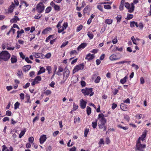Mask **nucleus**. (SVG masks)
I'll use <instances>...</instances> for the list:
<instances>
[{"mask_svg":"<svg viewBox=\"0 0 151 151\" xmlns=\"http://www.w3.org/2000/svg\"><path fill=\"white\" fill-rule=\"evenodd\" d=\"M10 57V55L7 51H2L0 53V60H3L4 61L8 60Z\"/></svg>","mask_w":151,"mask_h":151,"instance_id":"nucleus-1","label":"nucleus"},{"mask_svg":"<svg viewBox=\"0 0 151 151\" xmlns=\"http://www.w3.org/2000/svg\"><path fill=\"white\" fill-rule=\"evenodd\" d=\"M145 145H142L141 143L140 137H139L137 141L135 149L136 150H139V151H144L143 149L145 147Z\"/></svg>","mask_w":151,"mask_h":151,"instance_id":"nucleus-2","label":"nucleus"},{"mask_svg":"<svg viewBox=\"0 0 151 151\" xmlns=\"http://www.w3.org/2000/svg\"><path fill=\"white\" fill-rule=\"evenodd\" d=\"M81 92L85 96L90 95V96H91L94 94V92H93V88H88L86 87L83 89L81 90Z\"/></svg>","mask_w":151,"mask_h":151,"instance_id":"nucleus-3","label":"nucleus"},{"mask_svg":"<svg viewBox=\"0 0 151 151\" xmlns=\"http://www.w3.org/2000/svg\"><path fill=\"white\" fill-rule=\"evenodd\" d=\"M124 6L125 7L128 9V12H129L132 13L134 11V6L133 3H132L130 5L128 2H126L124 3Z\"/></svg>","mask_w":151,"mask_h":151,"instance_id":"nucleus-4","label":"nucleus"},{"mask_svg":"<svg viewBox=\"0 0 151 151\" xmlns=\"http://www.w3.org/2000/svg\"><path fill=\"white\" fill-rule=\"evenodd\" d=\"M45 7L43 3L42 2H40L37 6L36 10L38 12L41 13L43 12Z\"/></svg>","mask_w":151,"mask_h":151,"instance_id":"nucleus-5","label":"nucleus"},{"mask_svg":"<svg viewBox=\"0 0 151 151\" xmlns=\"http://www.w3.org/2000/svg\"><path fill=\"white\" fill-rule=\"evenodd\" d=\"M84 65L83 64H81L75 66L73 70V74L78 71L79 70H81L83 69Z\"/></svg>","mask_w":151,"mask_h":151,"instance_id":"nucleus-6","label":"nucleus"},{"mask_svg":"<svg viewBox=\"0 0 151 151\" xmlns=\"http://www.w3.org/2000/svg\"><path fill=\"white\" fill-rule=\"evenodd\" d=\"M98 119L99 121V122L104 124L106 122V120L104 118V116L102 113L99 114L98 115Z\"/></svg>","mask_w":151,"mask_h":151,"instance_id":"nucleus-7","label":"nucleus"},{"mask_svg":"<svg viewBox=\"0 0 151 151\" xmlns=\"http://www.w3.org/2000/svg\"><path fill=\"white\" fill-rule=\"evenodd\" d=\"M41 80V77L40 76H37L33 80L31 83L32 85L33 86L36 84L39 83Z\"/></svg>","mask_w":151,"mask_h":151,"instance_id":"nucleus-8","label":"nucleus"},{"mask_svg":"<svg viewBox=\"0 0 151 151\" xmlns=\"http://www.w3.org/2000/svg\"><path fill=\"white\" fill-rule=\"evenodd\" d=\"M70 72L68 69L66 70L63 73V79L65 81L68 77Z\"/></svg>","mask_w":151,"mask_h":151,"instance_id":"nucleus-9","label":"nucleus"},{"mask_svg":"<svg viewBox=\"0 0 151 151\" xmlns=\"http://www.w3.org/2000/svg\"><path fill=\"white\" fill-rule=\"evenodd\" d=\"M47 138L46 135L42 134L41 135L39 139L40 143L41 144L43 143L45 141Z\"/></svg>","mask_w":151,"mask_h":151,"instance_id":"nucleus-10","label":"nucleus"},{"mask_svg":"<svg viewBox=\"0 0 151 151\" xmlns=\"http://www.w3.org/2000/svg\"><path fill=\"white\" fill-rule=\"evenodd\" d=\"M95 56L93 54H91L90 53H88L86 56L85 59L87 60L88 61H90L94 59Z\"/></svg>","mask_w":151,"mask_h":151,"instance_id":"nucleus-11","label":"nucleus"},{"mask_svg":"<svg viewBox=\"0 0 151 151\" xmlns=\"http://www.w3.org/2000/svg\"><path fill=\"white\" fill-rule=\"evenodd\" d=\"M50 5L52 7H53L56 11H59L60 9V6L57 5H56L53 1H52L50 3Z\"/></svg>","mask_w":151,"mask_h":151,"instance_id":"nucleus-12","label":"nucleus"},{"mask_svg":"<svg viewBox=\"0 0 151 151\" xmlns=\"http://www.w3.org/2000/svg\"><path fill=\"white\" fill-rule=\"evenodd\" d=\"M86 102L81 99L80 101V106L82 109H84L85 108L86 105Z\"/></svg>","mask_w":151,"mask_h":151,"instance_id":"nucleus-13","label":"nucleus"},{"mask_svg":"<svg viewBox=\"0 0 151 151\" xmlns=\"http://www.w3.org/2000/svg\"><path fill=\"white\" fill-rule=\"evenodd\" d=\"M12 43L11 42L7 43L6 44V49L7 50H13L15 48L14 47H11Z\"/></svg>","mask_w":151,"mask_h":151,"instance_id":"nucleus-14","label":"nucleus"},{"mask_svg":"<svg viewBox=\"0 0 151 151\" xmlns=\"http://www.w3.org/2000/svg\"><path fill=\"white\" fill-rule=\"evenodd\" d=\"M20 20L19 19L17 16H15L14 17L10 20L11 23H16L17 21Z\"/></svg>","mask_w":151,"mask_h":151,"instance_id":"nucleus-15","label":"nucleus"},{"mask_svg":"<svg viewBox=\"0 0 151 151\" xmlns=\"http://www.w3.org/2000/svg\"><path fill=\"white\" fill-rule=\"evenodd\" d=\"M147 131L146 130H145L143 132L142 134L140 137V139L142 141H143L145 139V138L146 137V134Z\"/></svg>","mask_w":151,"mask_h":151,"instance_id":"nucleus-16","label":"nucleus"},{"mask_svg":"<svg viewBox=\"0 0 151 151\" xmlns=\"http://www.w3.org/2000/svg\"><path fill=\"white\" fill-rule=\"evenodd\" d=\"M87 43L83 42L80 45L77 47V49L79 50L81 49H83L87 46Z\"/></svg>","mask_w":151,"mask_h":151,"instance_id":"nucleus-17","label":"nucleus"},{"mask_svg":"<svg viewBox=\"0 0 151 151\" xmlns=\"http://www.w3.org/2000/svg\"><path fill=\"white\" fill-rule=\"evenodd\" d=\"M120 108L123 111H126L127 109V105L124 103H122L120 105Z\"/></svg>","mask_w":151,"mask_h":151,"instance_id":"nucleus-18","label":"nucleus"},{"mask_svg":"<svg viewBox=\"0 0 151 151\" xmlns=\"http://www.w3.org/2000/svg\"><path fill=\"white\" fill-rule=\"evenodd\" d=\"M11 61L12 63H16L17 61L16 56L14 55H12L11 58Z\"/></svg>","mask_w":151,"mask_h":151,"instance_id":"nucleus-19","label":"nucleus"},{"mask_svg":"<svg viewBox=\"0 0 151 151\" xmlns=\"http://www.w3.org/2000/svg\"><path fill=\"white\" fill-rule=\"evenodd\" d=\"M31 66L30 65H27L23 67V70L24 72L28 71L31 68Z\"/></svg>","mask_w":151,"mask_h":151,"instance_id":"nucleus-20","label":"nucleus"},{"mask_svg":"<svg viewBox=\"0 0 151 151\" xmlns=\"http://www.w3.org/2000/svg\"><path fill=\"white\" fill-rule=\"evenodd\" d=\"M17 38H19L21 36L22 34V33H24V31L23 29H22L20 31H17Z\"/></svg>","mask_w":151,"mask_h":151,"instance_id":"nucleus-21","label":"nucleus"},{"mask_svg":"<svg viewBox=\"0 0 151 151\" xmlns=\"http://www.w3.org/2000/svg\"><path fill=\"white\" fill-rule=\"evenodd\" d=\"M110 59L112 61L117 60L118 58H117V56L115 54H113L109 57Z\"/></svg>","mask_w":151,"mask_h":151,"instance_id":"nucleus-22","label":"nucleus"},{"mask_svg":"<svg viewBox=\"0 0 151 151\" xmlns=\"http://www.w3.org/2000/svg\"><path fill=\"white\" fill-rule=\"evenodd\" d=\"M45 71V69L43 67H42L40 68V70L38 72L37 75H40L42 73H44Z\"/></svg>","mask_w":151,"mask_h":151,"instance_id":"nucleus-23","label":"nucleus"},{"mask_svg":"<svg viewBox=\"0 0 151 151\" xmlns=\"http://www.w3.org/2000/svg\"><path fill=\"white\" fill-rule=\"evenodd\" d=\"M14 8V4H12L9 6L8 9L9 12L12 13L13 11V10Z\"/></svg>","mask_w":151,"mask_h":151,"instance_id":"nucleus-24","label":"nucleus"},{"mask_svg":"<svg viewBox=\"0 0 151 151\" xmlns=\"http://www.w3.org/2000/svg\"><path fill=\"white\" fill-rule=\"evenodd\" d=\"M17 75L20 78H22L23 76V73L22 70H18L17 72Z\"/></svg>","mask_w":151,"mask_h":151,"instance_id":"nucleus-25","label":"nucleus"},{"mask_svg":"<svg viewBox=\"0 0 151 151\" xmlns=\"http://www.w3.org/2000/svg\"><path fill=\"white\" fill-rule=\"evenodd\" d=\"M33 56L36 58H40L41 55V54L40 53L34 52L33 53Z\"/></svg>","mask_w":151,"mask_h":151,"instance_id":"nucleus-26","label":"nucleus"},{"mask_svg":"<svg viewBox=\"0 0 151 151\" xmlns=\"http://www.w3.org/2000/svg\"><path fill=\"white\" fill-rule=\"evenodd\" d=\"M128 77H127V76H125L123 78L121 79L120 80V82L122 84H124V83L126 82L127 80L128 79Z\"/></svg>","mask_w":151,"mask_h":151,"instance_id":"nucleus-27","label":"nucleus"},{"mask_svg":"<svg viewBox=\"0 0 151 151\" xmlns=\"http://www.w3.org/2000/svg\"><path fill=\"white\" fill-rule=\"evenodd\" d=\"M87 35L90 39H92L93 38V35L91 32H88Z\"/></svg>","mask_w":151,"mask_h":151,"instance_id":"nucleus-28","label":"nucleus"},{"mask_svg":"<svg viewBox=\"0 0 151 151\" xmlns=\"http://www.w3.org/2000/svg\"><path fill=\"white\" fill-rule=\"evenodd\" d=\"M91 108L89 106H87L86 108V112L87 115L89 116L91 113Z\"/></svg>","mask_w":151,"mask_h":151,"instance_id":"nucleus-29","label":"nucleus"},{"mask_svg":"<svg viewBox=\"0 0 151 151\" xmlns=\"http://www.w3.org/2000/svg\"><path fill=\"white\" fill-rule=\"evenodd\" d=\"M51 29V28L50 27L47 28L42 31V33L44 34H47L48 31L50 30Z\"/></svg>","mask_w":151,"mask_h":151,"instance_id":"nucleus-30","label":"nucleus"},{"mask_svg":"<svg viewBox=\"0 0 151 151\" xmlns=\"http://www.w3.org/2000/svg\"><path fill=\"white\" fill-rule=\"evenodd\" d=\"M116 19L117 20V22L118 23H119L122 19V16L120 15H118L117 16L116 18Z\"/></svg>","mask_w":151,"mask_h":151,"instance_id":"nucleus-31","label":"nucleus"},{"mask_svg":"<svg viewBox=\"0 0 151 151\" xmlns=\"http://www.w3.org/2000/svg\"><path fill=\"white\" fill-rule=\"evenodd\" d=\"M97 120L96 119L95 120V121L93 122L92 123V126L93 128L95 129L96 128L97 125Z\"/></svg>","mask_w":151,"mask_h":151,"instance_id":"nucleus-32","label":"nucleus"},{"mask_svg":"<svg viewBox=\"0 0 151 151\" xmlns=\"http://www.w3.org/2000/svg\"><path fill=\"white\" fill-rule=\"evenodd\" d=\"M113 20L111 19H106L105 21V23L108 24H111Z\"/></svg>","mask_w":151,"mask_h":151,"instance_id":"nucleus-33","label":"nucleus"},{"mask_svg":"<svg viewBox=\"0 0 151 151\" xmlns=\"http://www.w3.org/2000/svg\"><path fill=\"white\" fill-rule=\"evenodd\" d=\"M15 29L12 27L10 29V30L7 33V35H9V34L11 32H12L13 34L14 35L15 33Z\"/></svg>","mask_w":151,"mask_h":151,"instance_id":"nucleus-34","label":"nucleus"},{"mask_svg":"<svg viewBox=\"0 0 151 151\" xmlns=\"http://www.w3.org/2000/svg\"><path fill=\"white\" fill-rule=\"evenodd\" d=\"M26 130L25 129L24 130L22 131L20 134H19V137L21 138L25 134L26 132Z\"/></svg>","mask_w":151,"mask_h":151,"instance_id":"nucleus-35","label":"nucleus"},{"mask_svg":"<svg viewBox=\"0 0 151 151\" xmlns=\"http://www.w3.org/2000/svg\"><path fill=\"white\" fill-rule=\"evenodd\" d=\"M133 17V15L129 14H128L127 15V17L125 18V19L127 20H129Z\"/></svg>","mask_w":151,"mask_h":151,"instance_id":"nucleus-36","label":"nucleus"},{"mask_svg":"<svg viewBox=\"0 0 151 151\" xmlns=\"http://www.w3.org/2000/svg\"><path fill=\"white\" fill-rule=\"evenodd\" d=\"M130 62H131L130 61L124 60V61H122L118 62L116 63V64H124L125 63H128V64H130Z\"/></svg>","mask_w":151,"mask_h":151,"instance_id":"nucleus-37","label":"nucleus"},{"mask_svg":"<svg viewBox=\"0 0 151 151\" xmlns=\"http://www.w3.org/2000/svg\"><path fill=\"white\" fill-rule=\"evenodd\" d=\"M117 127L118 128L123 129L124 130H126L128 129V128L127 127H122L121 124L118 125Z\"/></svg>","mask_w":151,"mask_h":151,"instance_id":"nucleus-38","label":"nucleus"},{"mask_svg":"<svg viewBox=\"0 0 151 151\" xmlns=\"http://www.w3.org/2000/svg\"><path fill=\"white\" fill-rule=\"evenodd\" d=\"M46 70L47 71L48 73L50 74L51 73L52 68L50 66H48L46 67Z\"/></svg>","mask_w":151,"mask_h":151,"instance_id":"nucleus-39","label":"nucleus"},{"mask_svg":"<svg viewBox=\"0 0 151 151\" xmlns=\"http://www.w3.org/2000/svg\"><path fill=\"white\" fill-rule=\"evenodd\" d=\"M65 29H64L63 26H61L58 28V32L59 33H61Z\"/></svg>","mask_w":151,"mask_h":151,"instance_id":"nucleus-40","label":"nucleus"},{"mask_svg":"<svg viewBox=\"0 0 151 151\" xmlns=\"http://www.w3.org/2000/svg\"><path fill=\"white\" fill-rule=\"evenodd\" d=\"M105 124L104 123H101L99 122L98 126L99 128L101 129H102L105 126Z\"/></svg>","mask_w":151,"mask_h":151,"instance_id":"nucleus-41","label":"nucleus"},{"mask_svg":"<svg viewBox=\"0 0 151 151\" xmlns=\"http://www.w3.org/2000/svg\"><path fill=\"white\" fill-rule=\"evenodd\" d=\"M26 99L27 101V102L31 103V102L29 101L30 99V97L29 94H27L26 96Z\"/></svg>","mask_w":151,"mask_h":151,"instance_id":"nucleus-42","label":"nucleus"},{"mask_svg":"<svg viewBox=\"0 0 151 151\" xmlns=\"http://www.w3.org/2000/svg\"><path fill=\"white\" fill-rule=\"evenodd\" d=\"M101 77L99 76H98L97 77V78L95 80L94 82L96 83H98L101 80Z\"/></svg>","mask_w":151,"mask_h":151,"instance_id":"nucleus-43","label":"nucleus"},{"mask_svg":"<svg viewBox=\"0 0 151 151\" xmlns=\"http://www.w3.org/2000/svg\"><path fill=\"white\" fill-rule=\"evenodd\" d=\"M54 36L53 35H51L49 36L48 37H47L45 40V41L46 42H48L49 41V40L51 39V38H52Z\"/></svg>","mask_w":151,"mask_h":151,"instance_id":"nucleus-44","label":"nucleus"},{"mask_svg":"<svg viewBox=\"0 0 151 151\" xmlns=\"http://www.w3.org/2000/svg\"><path fill=\"white\" fill-rule=\"evenodd\" d=\"M82 28L83 26L82 25H80L77 27L76 31L77 32L80 31L82 29Z\"/></svg>","mask_w":151,"mask_h":151,"instance_id":"nucleus-45","label":"nucleus"},{"mask_svg":"<svg viewBox=\"0 0 151 151\" xmlns=\"http://www.w3.org/2000/svg\"><path fill=\"white\" fill-rule=\"evenodd\" d=\"M112 42L114 44H115L116 43L118 42L117 37H115L114 38V39L112 40Z\"/></svg>","mask_w":151,"mask_h":151,"instance_id":"nucleus-46","label":"nucleus"},{"mask_svg":"<svg viewBox=\"0 0 151 151\" xmlns=\"http://www.w3.org/2000/svg\"><path fill=\"white\" fill-rule=\"evenodd\" d=\"M51 10V8L50 7H47L45 11V12L46 13H49L50 12Z\"/></svg>","mask_w":151,"mask_h":151,"instance_id":"nucleus-47","label":"nucleus"},{"mask_svg":"<svg viewBox=\"0 0 151 151\" xmlns=\"http://www.w3.org/2000/svg\"><path fill=\"white\" fill-rule=\"evenodd\" d=\"M20 104L18 102H17L14 104V109H15L19 108V105Z\"/></svg>","mask_w":151,"mask_h":151,"instance_id":"nucleus-48","label":"nucleus"},{"mask_svg":"<svg viewBox=\"0 0 151 151\" xmlns=\"http://www.w3.org/2000/svg\"><path fill=\"white\" fill-rule=\"evenodd\" d=\"M80 119L79 117H78V118H75L74 119V122L75 123H76L77 122L79 123Z\"/></svg>","mask_w":151,"mask_h":151,"instance_id":"nucleus-49","label":"nucleus"},{"mask_svg":"<svg viewBox=\"0 0 151 151\" xmlns=\"http://www.w3.org/2000/svg\"><path fill=\"white\" fill-rule=\"evenodd\" d=\"M45 93L46 96H48L51 93V91L50 90H47L45 92Z\"/></svg>","mask_w":151,"mask_h":151,"instance_id":"nucleus-50","label":"nucleus"},{"mask_svg":"<svg viewBox=\"0 0 151 151\" xmlns=\"http://www.w3.org/2000/svg\"><path fill=\"white\" fill-rule=\"evenodd\" d=\"M97 8L99 9L100 11L103 12V9L102 6L101 5H98L97 7Z\"/></svg>","mask_w":151,"mask_h":151,"instance_id":"nucleus-51","label":"nucleus"},{"mask_svg":"<svg viewBox=\"0 0 151 151\" xmlns=\"http://www.w3.org/2000/svg\"><path fill=\"white\" fill-rule=\"evenodd\" d=\"M68 43V41H66L63 42L60 46L61 48H63L65 47Z\"/></svg>","mask_w":151,"mask_h":151,"instance_id":"nucleus-52","label":"nucleus"},{"mask_svg":"<svg viewBox=\"0 0 151 151\" xmlns=\"http://www.w3.org/2000/svg\"><path fill=\"white\" fill-rule=\"evenodd\" d=\"M131 40L132 41L133 43L135 45L137 44L136 40L135 39L134 36H132L131 38Z\"/></svg>","mask_w":151,"mask_h":151,"instance_id":"nucleus-53","label":"nucleus"},{"mask_svg":"<svg viewBox=\"0 0 151 151\" xmlns=\"http://www.w3.org/2000/svg\"><path fill=\"white\" fill-rule=\"evenodd\" d=\"M138 27L140 29H142L144 27V26L142 23L140 22L138 24Z\"/></svg>","mask_w":151,"mask_h":151,"instance_id":"nucleus-54","label":"nucleus"},{"mask_svg":"<svg viewBox=\"0 0 151 151\" xmlns=\"http://www.w3.org/2000/svg\"><path fill=\"white\" fill-rule=\"evenodd\" d=\"M29 141L31 143H33L34 140V138L32 137H30L28 139Z\"/></svg>","mask_w":151,"mask_h":151,"instance_id":"nucleus-55","label":"nucleus"},{"mask_svg":"<svg viewBox=\"0 0 151 151\" xmlns=\"http://www.w3.org/2000/svg\"><path fill=\"white\" fill-rule=\"evenodd\" d=\"M132 66L133 67H134V69L136 70H137L139 69V67L137 65H135V64H133L132 65Z\"/></svg>","mask_w":151,"mask_h":151,"instance_id":"nucleus-56","label":"nucleus"},{"mask_svg":"<svg viewBox=\"0 0 151 151\" xmlns=\"http://www.w3.org/2000/svg\"><path fill=\"white\" fill-rule=\"evenodd\" d=\"M20 98L21 100H23L24 99V94L23 93H21L19 94Z\"/></svg>","mask_w":151,"mask_h":151,"instance_id":"nucleus-57","label":"nucleus"},{"mask_svg":"<svg viewBox=\"0 0 151 151\" xmlns=\"http://www.w3.org/2000/svg\"><path fill=\"white\" fill-rule=\"evenodd\" d=\"M104 8L106 9H109L111 8V7L110 5H104Z\"/></svg>","mask_w":151,"mask_h":151,"instance_id":"nucleus-58","label":"nucleus"},{"mask_svg":"<svg viewBox=\"0 0 151 151\" xmlns=\"http://www.w3.org/2000/svg\"><path fill=\"white\" fill-rule=\"evenodd\" d=\"M30 84L29 83H27L25 85L23 86V87L25 89L27 88L29 86Z\"/></svg>","mask_w":151,"mask_h":151,"instance_id":"nucleus-59","label":"nucleus"},{"mask_svg":"<svg viewBox=\"0 0 151 151\" xmlns=\"http://www.w3.org/2000/svg\"><path fill=\"white\" fill-rule=\"evenodd\" d=\"M41 16L42 15L40 14H38L37 15H35V19H37L40 18Z\"/></svg>","mask_w":151,"mask_h":151,"instance_id":"nucleus-60","label":"nucleus"},{"mask_svg":"<svg viewBox=\"0 0 151 151\" xmlns=\"http://www.w3.org/2000/svg\"><path fill=\"white\" fill-rule=\"evenodd\" d=\"M78 105H76L75 103L73 105V109L74 110H76L78 109Z\"/></svg>","mask_w":151,"mask_h":151,"instance_id":"nucleus-61","label":"nucleus"},{"mask_svg":"<svg viewBox=\"0 0 151 151\" xmlns=\"http://www.w3.org/2000/svg\"><path fill=\"white\" fill-rule=\"evenodd\" d=\"M63 27L64 28V29H66L67 27H68V23L67 22H65L63 25Z\"/></svg>","mask_w":151,"mask_h":151,"instance_id":"nucleus-62","label":"nucleus"},{"mask_svg":"<svg viewBox=\"0 0 151 151\" xmlns=\"http://www.w3.org/2000/svg\"><path fill=\"white\" fill-rule=\"evenodd\" d=\"M25 60L28 63H32V62L29 59L28 57H26L24 58Z\"/></svg>","mask_w":151,"mask_h":151,"instance_id":"nucleus-63","label":"nucleus"},{"mask_svg":"<svg viewBox=\"0 0 151 151\" xmlns=\"http://www.w3.org/2000/svg\"><path fill=\"white\" fill-rule=\"evenodd\" d=\"M19 55L21 58H22L23 59H24L25 58V56L23 55L22 52H19Z\"/></svg>","mask_w":151,"mask_h":151,"instance_id":"nucleus-64","label":"nucleus"}]
</instances>
